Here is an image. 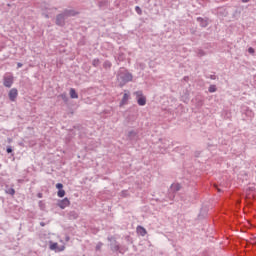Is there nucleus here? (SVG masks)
I'll return each mask as SVG.
<instances>
[{"instance_id":"16","label":"nucleus","mask_w":256,"mask_h":256,"mask_svg":"<svg viewBox=\"0 0 256 256\" xmlns=\"http://www.w3.org/2000/svg\"><path fill=\"white\" fill-rule=\"evenodd\" d=\"M58 197H65V190H59L57 193Z\"/></svg>"},{"instance_id":"9","label":"nucleus","mask_w":256,"mask_h":256,"mask_svg":"<svg viewBox=\"0 0 256 256\" xmlns=\"http://www.w3.org/2000/svg\"><path fill=\"white\" fill-rule=\"evenodd\" d=\"M56 23L58 25H63V23H65V14L58 15L56 18Z\"/></svg>"},{"instance_id":"21","label":"nucleus","mask_w":256,"mask_h":256,"mask_svg":"<svg viewBox=\"0 0 256 256\" xmlns=\"http://www.w3.org/2000/svg\"><path fill=\"white\" fill-rule=\"evenodd\" d=\"M101 247H103V243H98L96 246V251H100Z\"/></svg>"},{"instance_id":"28","label":"nucleus","mask_w":256,"mask_h":256,"mask_svg":"<svg viewBox=\"0 0 256 256\" xmlns=\"http://www.w3.org/2000/svg\"><path fill=\"white\" fill-rule=\"evenodd\" d=\"M202 27H207V23L204 22V23L202 24Z\"/></svg>"},{"instance_id":"19","label":"nucleus","mask_w":256,"mask_h":256,"mask_svg":"<svg viewBox=\"0 0 256 256\" xmlns=\"http://www.w3.org/2000/svg\"><path fill=\"white\" fill-rule=\"evenodd\" d=\"M114 251H119V253H123V250L121 249V247L119 245H116L114 247Z\"/></svg>"},{"instance_id":"10","label":"nucleus","mask_w":256,"mask_h":256,"mask_svg":"<svg viewBox=\"0 0 256 256\" xmlns=\"http://www.w3.org/2000/svg\"><path fill=\"white\" fill-rule=\"evenodd\" d=\"M70 97L71 99H79V94H77L74 88L70 89Z\"/></svg>"},{"instance_id":"5","label":"nucleus","mask_w":256,"mask_h":256,"mask_svg":"<svg viewBox=\"0 0 256 256\" xmlns=\"http://www.w3.org/2000/svg\"><path fill=\"white\" fill-rule=\"evenodd\" d=\"M18 95H19V92L17 91V88H12L8 93V97L10 101H16Z\"/></svg>"},{"instance_id":"22","label":"nucleus","mask_w":256,"mask_h":256,"mask_svg":"<svg viewBox=\"0 0 256 256\" xmlns=\"http://www.w3.org/2000/svg\"><path fill=\"white\" fill-rule=\"evenodd\" d=\"M65 15H67L68 17H71L72 15H75V13L73 11H68V12H65Z\"/></svg>"},{"instance_id":"24","label":"nucleus","mask_w":256,"mask_h":256,"mask_svg":"<svg viewBox=\"0 0 256 256\" xmlns=\"http://www.w3.org/2000/svg\"><path fill=\"white\" fill-rule=\"evenodd\" d=\"M6 151L7 153H13V148H11V146H8Z\"/></svg>"},{"instance_id":"2","label":"nucleus","mask_w":256,"mask_h":256,"mask_svg":"<svg viewBox=\"0 0 256 256\" xmlns=\"http://www.w3.org/2000/svg\"><path fill=\"white\" fill-rule=\"evenodd\" d=\"M134 95L136 96L137 103L140 105V107H144V105H147V97L143 95V91H136L134 92Z\"/></svg>"},{"instance_id":"27","label":"nucleus","mask_w":256,"mask_h":256,"mask_svg":"<svg viewBox=\"0 0 256 256\" xmlns=\"http://www.w3.org/2000/svg\"><path fill=\"white\" fill-rule=\"evenodd\" d=\"M250 0H242V3H249Z\"/></svg>"},{"instance_id":"11","label":"nucleus","mask_w":256,"mask_h":256,"mask_svg":"<svg viewBox=\"0 0 256 256\" xmlns=\"http://www.w3.org/2000/svg\"><path fill=\"white\" fill-rule=\"evenodd\" d=\"M172 191H180L181 190V185L179 183H174L171 185Z\"/></svg>"},{"instance_id":"1","label":"nucleus","mask_w":256,"mask_h":256,"mask_svg":"<svg viewBox=\"0 0 256 256\" xmlns=\"http://www.w3.org/2000/svg\"><path fill=\"white\" fill-rule=\"evenodd\" d=\"M129 81H133V75L127 71L125 68H121L118 71V83L120 87H123L124 85H127Z\"/></svg>"},{"instance_id":"7","label":"nucleus","mask_w":256,"mask_h":256,"mask_svg":"<svg viewBox=\"0 0 256 256\" xmlns=\"http://www.w3.org/2000/svg\"><path fill=\"white\" fill-rule=\"evenodd\" d=\"M69 205H71L69 198H64L58 202V207H60V209H66V207H69Z\"/></svg>"},{"instance_id":"13","label":"nucleus","mask_w":256,"mask_h":256,"mask_svg":"<svg viewBox=\"0 0 256 256\" xmlns=\"http://www.w3.org/2000/svg\"><path fill=\"white\" fill-rule=\"evenodd\" d=\"M209 93H215V91H217V86L215 85H211L208 89Z\"/></svg>"},{"instance_id":"23","label":"nucleus","mask_w":256,"mask_h":256,"mask_svg":"<svg viewBox=\"0 0 256 256\" xmlns=\"http://www.w3.org/2000/svg\"><path fill=\"white\" fill-rule=\"evenodd\" d=\"M248 53L253 55V53H255V49H253V47L248 48Z\"/></svg>"},{"instance_id":"29","label":"nucleus","mask_w":256,"mask_h":256,"mask_svg":"<svg viewBox=\"0 0 256 256\" xmlns=\"http://www.w3.org/2000/svg\"><path fill=\"white\" fill-rule=\"evenodd\" d=\"M197 21H203V18H198Z\"/></svg>"},{"instance_id":"6","label":"nucleus","mask_w":256,"mask_h":256,"mask_svg":"<svg viewBox=\"0 0 256 256\" xmlns=\"http://www.w3.org/2000/svg\"><path fill=\"white\" fill-rule=\"evenodd\" d=\"M129 99H131V94L129 93V91H125L123 98L120 102V107L127 105V103H129Z\"/></svg>"},{"instance_id":"12","label":"nucleus","mask_w":256,"mask_h":256,"mask_svg":"<svg viewBox=\"0 0 256 256\" xmlns=\"http://www.w3.org/2000/svg\"><path fill=\"white\" fill-rule=\"evenodd\" d=\"M92 65L93 67H99V65H101V61L96 58L92 61Z\"/></svg>"},{"instance_id":"30","label":"nucleus","mask_w":256,"mask_h":256,"mask_svg":"<svg viewBox=\"0 0 256 256\" xmlns=\"http://www.w3.org/2000/svg\"><path fill=\"white\" fill-rule=\"evenodd\" d=\"M74 218H77V214L74 213Z\"/></svg>"},{"instance_id":"15","label":"nucleus","mask_w":256,"mask_h":256,"mask_svg":"<svg viewBox=\"0 0 256 256\" xmlns=\"http://www.w3.org/2000/svg\"><path fill=\"white\" fill-rule=\"evenodd\" d=\"M6 193H8V195H15V189L9 188L8 190H6Z\"/></svg>"},{"instance_id":"3","label":"nucleus","mask_w":256,"mask_h":256,"mask_svg":"<svg viewBox=\"0 0 256 256\" xmlns=\"http://www.w3.org/2000/svg\"><path fill=\"white\" fill-rule=\"evenodd\" d=\"M49 249L55 253H61V251H65V246H59L57 242L50 241Z\"/></svg>"},{"instance_id":"4","label":"nucleus","mask_w":256,"mask_h":256,"mask_svg":"<svg viewBox=\"0 0 256 256\" xmlns=\"http://www.w3.org/2000/svg\"><path fill=\"white\" fill-rule=\"evenodd\" d=\"M13 85V75L6 74L4 76V87L10 88Z\"/></svg>"},{"instance_id":"8","label":"nucleus","mask_w":256,"mask_h":256,"mask_svg":"<svg viewBox=\"0 0 256 256\" xmlns=\"http://www.w3.org/2000/svg\"><path fill=\"white\" fill-rule=\"evenodd\" d=\"M136 232L138 235H141V237H145V235H147V229L143 226H137Z\"/></svg>"},{"instance_id":"17","label":"nucleus","mask_w":256,"mask_h":256,"mask_svg":"<svg viewBox=\"0 0 256 256\" xmlns=\"http://www.w3.org/2000/svg\"><path fill=\"white\" fill-rule=\"evenodd\" d=\"M135 11H136V13H138V15H142L143 14V11L141 10V8L139 6L135 7Z\"/></svg>"},{"instance_id":"20","label":"nucleus","mask_w":256,"mask_h":256,"mask_svg":"<svg viewBox=\"0 0 256 256\" xmlns=\"http://www.w3.org/2000/svg\"><path fill=\"white\" fill-rule=\"evenodd\" d=\"M56 189H59V191L63 190V184L61 183L56 184Z\"/></svg>"},{"instance_id":"26","label":"nucleus","mask_w":256,"mask_h":256,"mask_svg":"<svg viewBox=\"0 0 256 256\" xmlns=\"http://www.w3.org/2000/svg\"><path fill=\"white\" fill-rule=\"evenodd\" d=\"M37 197H38L39 199H43V193H38V194H37Z\"/></svg>"},{"instance_id":"25","label":"nucleus","mask_w":256,"mask_h":256,"mask_svg":"<svg viewBox=\"0 0 256 256\" xmlns=\"http://www.w3.org/2000/svg\"><path fill=\"white\" fill-rule=\"evenodd\" d=\"M17 67H18V69H21V67H23V64L21 62H18Z\"/></svg>"},{"instance_id":"31","label":"nucleus","mask_w":256,"mask_h":256,"mask_svg":"<svg viewBox=\"0 0 256 256\" xmlns=\"http://www.w3.org/2000/svg\"><path fill=\"white\" fill-rule=\"evenodd\" d=\"M217 190H218L219 192H221V189L217 188Z\"/></svg>"},{"instance_id":"18","label":"nucleus","mask_w":256,"mask_h":256,"mask_svg":"<svg viewBox=\"0 0 256 256\" xmlns=\"http://www.w3.org/2000/svg\"><path fill=\"white\" fill-rule=\"evenodd\" d=\"M39 207L42 211H45V204L43 203V201H39Z\"/></svg>"},{"instance_id":"14","label":"nucleus","mask_w":256,"mask_h":256,"mask_svg":"<svg viewBox=\"0 0 256 256\" xmlns=\"http://www.w3.org/2000/svg\"><path fill=\"white\" fill-rule=\"evenodd\" d=\"M103 67H104L105 69L111 68V62H109V61L104 62Z\"/></svg>"}]
</instances>
